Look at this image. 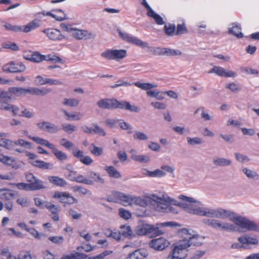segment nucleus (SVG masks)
Masks as SVG:
<instances>
[{
	"label": "nucleus",
	"mask_w": 259,
	"mask_h": 259,
	"mask_svg": "<svg viewBox=\"0 0 259 259\" xmlns=\"http://www.w3.org/2000/svg\"><path fill=\"white\" fill-rule=\"evenodd\" d=\"M179 198L188 203L186 204L187 209L191 213L221 219L229 218L230 220L242 229H245L249 231H259V227L254 222L246 218L237 215L230 211L222 208L212 209L206 207H196L193 204V203L196 202L193 198L183 195H180Z\"/></svg>",
	"instance_id": "obj_1"
},
{
	"label": "nucleus",
	"mask_w": 259,
	"mask_h": 259,
	"mask_svg": "<svg viewBox=\"0 0 259 259\" xmlns=\"http://www.w3.org/2000/svg\"><path fill=\"white\" fill-rule=\"evenodd\" d=\"M0 146L20 153L25 152L26 156L30 160V163L34 166L42 169H48L52 166V164L50 163L36 160L35 158L37 157V155L35 154L25 151V149H30L32 148V144L23 139H19L17 141H13L7 139L2 138L0 139Z\"/></svg>",
	"instance_id": "obj_2"
},
{
	"label": "nucleus",
	"mask_w": 259,
	"mask_h": 259,
	"mask_svg": "<svg viewBox=\"0 0 259 259\" xmlns=\"http://www.w3.org/2000/svg\"><path fill=\"white\" fill-rule=\"evenodd\" d=\"M97 105L100 108L103 109H113L118 108L135 112L138 110V107L132 106L128 102H119L115 99H101L97 102Z\"/></svg>",
	"instance_id": "obj_3"
},
{
	"label": "nucleus",
	"mask_w": 259,
	"mask_h": 259,
	"mask_svg": "<svg viewBox=\"0 0 259 259\" xmlns=\"http://www.w3.org/2000/svg\"><path fill=\"white\" fill-rule=\"evenodd\" d=\"M189 245L185 242L183 239L174 244L171 251L166 259H185L188 255V248Z\"/></svg>",
	"instance_id": "obj_4"
},
{
	"label": "nucleus",
	"mask_w": 259,
	"mask_h": 259,
	"mask_svg": "<svg viewBox=\"0 0 259 259\" xmlns=\"http://www.w3.org/2000/svg\"><path fill=\"white\" fill-rule=\"evenodd\" d=\"M9 92L11 94L18 97L24 96L26 94L44 96L49 93V91L47 90H39L35 88L25 89L20 87L9 88Z\"/></svg>",
	"instance_id": "obj_5"
},
{
	"label": "nucleus",
	"mask_w": 259,
	"mask_h": 259,
	"mask_svg": "<svg viewBox=\"0 0 259 259\" xmlns=\"http://www.w3.org/2000/svg\"><path fill=\"white\" fill-rule=\"evenodd\" d=\"M29 138L36 143L45 146L52 150V152L59 160L63 161L67 159V156L65 153L56 149L55 146L53 144L50 143L48 140L37 137L29 136Z\"/></svg>",
	"instance_id": "obj_6"
},
{
	"label": "nucleus",
	"mask_w": 259,
	"mask_h": 259,
	"mask_svg": "<svg viewBox=\"0 0 259 259\" xmlns=\"http://www.w3.org/2000/svg\"><path fill=\"white\" fill-rule=\"evenodd\" d=\"M136 233L139 235L157 236L163 233L157 227L153 225L144 224L137 227Z\"/></svg>",
	"instance_id": "obj_7"
},
{
	"label": "nucleus",
	"mask_w": 259,
	"mask_h": 259,
	"mask_svg": "<svg viewBox=\"0 0 259 259\" xmlns=\"http://www.w3.org/2000/svg\"><path fill=\"white\" fill-rule=\"evenodd\" d=\"M179 234L185 242L188 243L189 247L192 245L198 246L202 244L198 235L191 234L188 229H182L179 231Z\"/></svg>",
	"instance_id": "obj_8"
},
{
	"label": "nucleus",
	"mask_w": 259,
	"mask_h": 259,
	"mask_svg": "<svg viewBox=\"0 0 259 259\" xmlns=\"http://www.w3.org/2000/svg\"><path fill=\"white\" fill-rule=\"evenodd\" d=\"M203 223L215 229H220L223 230H236V227L234 225L228 223H221L218 220L204 219L203 220Z\"/></svg>",
	"instance_id": "obj_9"
},
{
	"label": "nucleus",
	"mask_w": 259,
	"mask_h": 259,
	"mask_svg": "<svg viewBox=\"0 0 259 259\" xmlns=\"http://www.w3.org/2000/svg\"><path fill=\"white\" fill-rule=\"evenodd\" d=\"M53 197L59 199L60 202L64 204H72L77 202V200L66 192L56 191Z\"/></svg>",
	"instance_id": "obj_10"
},
{
	"label": "nucleus",
	"mask_w": 259,
	"mask_h": 259,
	"mask_svg": "<svg viewBox=\"0 0 259 259\" xmlns=\"http://www.w3.org/2000/svg\"><path fill=\"white\" fill-rule=\"evenodd\" d=\"M128 195L123 193L114 191L112 192L107 198V201L115 203H119L123 205H128Z\"/></svg>",
	"instance_id": "obj_11"
},
{
	"label": "nucleus",
	"mask_w": 259,
	"mask_h": 259,
	"mask_svg": "<svg viewBox=\"0 0 259 259\" xmlns=\"http://www.w3.org/2000/svg\"><path fill=\"white\" fill-rule=\"evenodd\" d=\"M118 32L120 37L124 41L135 45L142 48H146L148 47V44L143 41L141 39L129 35L127 33L122 32L120 30H118Z\"/></svg>",
	"instance_id": "obj_12"
},
{
	"label": "nucleus",
	"mask_w": 259,
	"mask_h": 259,
	"mask_svg": "<svg viewBox=\"0 0 259 259\" xmlns=\"http://www.w3.org/2000/svg\"><path fill=\"white\" fill-rule=\"evenodd\" d=\"M66 30L72 32V35L76 39H92L95 37V34L87 31L69 28L66 26Z\"/></svg>",
	"instance_id": "obj_13"
},
{
	"label": "nucleus",
	"mask_w": 259,
	"mask_h": 259,
	"mask_svg": "<svg viewBox=\"0 0 259 259\" xmlns=\"http://www.w3.org/2000/svg\"><path fill=\"white\" fill-rule=\"evenodd\" d=\"M30 60L33 62L39 63L44 60L52 61L54 62H60L61 59L56 55H42L38 52H34L31 55Z\"/></svg>",
	"instance_id": "obj_14"
},
{
	"label": "nucleus",
	"mask_w": 259,
	"mask_h": 259,
	"mask_svg": "<svg viewBox=\"0 0 259 259\" xmlns=\"http://www.w3.org/2000/svg\"><path fill=\"white\" fill-rule=\"evenodd\" d=\"M48 38L53 41H60L65 38L61 30L54 28H48L42 30Z\"/></svg>",
	"instance_id": "obj_15"
},
{
	"label": "nucleus",
	"mask_w": 259,
	"mask_h": 259,
	"mask_svg": "<svg viewBox=\"0 0 259 259\" xmlns=\"http://www.w3.org/2000/svg\"><path fill=\"white\" fill-rule=\"evenodd\" d=\"M0 161L4 164L11 166L15 169L21 168L24 164L21 161H17L14 157L3 154L0 155Z\"/></svg>",
	"instance_id": "obj_16"
},
{
	"label": "nucleus",
	"mask_w": 259,
	"mask_h": 259,
	"mask_svg": "<svg viewBox=\"0 0 259 259\" xmlns=\"http://www.w3.org/2000/svg\"><path fill=\"white\" fill-rule=\"evenodd\" d=\"M3 70L6 72H20L25 70V66L21 62L16 63L14 62H11L4 65Z\"/></svg>",
	"instance_id": "obj_17"
},
{
	"label": "nucleus",
	"mask_w": 259,
	"mask_h": 259,
	"mask_svg": "<svg viewBox=\"0 0 259 259\" xmlns=\"http://www.w3.org/2000/svg\"><path fill=\"white\" fill-rule=\"evenodd\" d=\"M169 244L168 241L163 237L153 239L149 243L150 247L157 250H162Z\"/></svg>",
	"instance_id": "obj_18"
},
{
	"label": "nucleus",
	"mask_w": 259,
	"mask_h": 259,
	"mask_svg": "<svg viewBox=\"0 0 259 259\" xmlns=\"http://www.w3.org/2000/svg\"><path fill=\"white\" fill-rule=\"evenodd\" d=\"M208 73H214L219 76L225 77H234L236 75V73L234 71L231 70L227 71L224 68L217 66H214Z\"/></svg>",
	"instance_id": "obj_19"
},
{
	"label": "nucleus",
	"mask_w": 259,
	"mask_h": 259,
	"mask_svg": "<svg viewBox=\"0 0 259 259\" xmlns=\"http://www.w3.org/2000/svg\"><path fill=\"white\" fill-rule=\"evenodd\" d=\"M238 240L242 244V248L248 249L251 245H257L258 240L255 237H252L248 235H244L238 238Z\"/></svg>",
	"instance_id": "obj_20"
},
{
	"label": "nucleus",
	"mask_w": 259,
	"mask_h": 259,
	"mask_svg": "<svg viewBox=\"0 0 259 259\" xmlns=\"http://www.w3.org/2000/svg\"><path fill=\"white\" fill-rule=\"evenodd\" d=\"M37 127L41 130L50 133H56L60 130V127L55 124L47 121H42L37 123Z\"/></svg>",
	"instance_id": "obj_21"
},
{
	"label": "nucleus",
	"mask_w": 259,
	"mask_h": 259,
	"mask_svg": "<svg viewBox=\"0 0 259 259\" xmlns=\"http://www.w3.org/2000/svg\"><path fill=\"white\" fill-rule=\"evenodd\" d=\"M73 155L75 157L78 158L80 162L84 165H89L93 162V160L90 156H84L83 152L77 149L73 151Z\"/></svg>",
	"instance_id": "obj_22"
},
{
	"label": "nucleus",
	"mask_w": 259,
	"mask_h": 259,
	"mask_svg": "<svg viewBox=\"0 0 259 259\" xmlns=\"http://www.w3.org/2000/svg\"><path fill=\"white\" fill-rule=\"evenodd\" d=\"M154 208L156 210L162 212H172L177 213L178 211H175V208L166 202L161 201L157 202L154 205Z\"/></svg>",
	"instance_id": "obj_23"
},
{
	"label": "nucleus",
	"mask_w": 259,
	"mask_h": 259,
	"mask_svg": "<svg viewBox=\"0 0 259 259\" xmlns=\"http://www.w3.org/2000/svg\"><path fill=\"white\" fill-rule=\"evenodd\" d=\"M46 207L51 212V218L55 221L59 220V213L60 211V207L50 202H47L45 204Z\"/></svg>",
	"instance_id": "obj_24"
},
{
	"label": "nucleus",
	"mask_w": 259,
	"mask_h": 259,
	"mask_svg": "<svg viewBox=\"0 0 259 259\" xmlns=\"http://www.w3.org/2000/svg\"><path fill=\"white\" fill-rule=\"evenodd\" d=\"M41 24V20L38 19H35L28 23L27 25L22 26L21 31L24 32H29L39 27Z\"/></svg>",
	"instance_id": "obj_25"
},
{
	"label": "nucleus",
	"mask_w": 259,
	"mask_h": 259,
	"mask_svg": "<svg viewBox=\"0 0 259 259\" xmlns=\"http://www.w3.org/2000/svg\"><path fill=\"white\" fill-rule=\"evenodd\" d=\"M7 100H0V109L9 111L11 110L14 115H16L19 111V108L17 106L8 104L6 101Z\"/></svg>",
	"instance_id": "obj_26"
},
{
	"label": "nucleus",
	"mask_w": 259,
	"mask_h": 259,
	"mask_svg": "<svg viewBox=\"0 0 259 259\" xmlns=\"http://www.w3.org/2000/svg\"><path fill=\"white\" fill-rule=\"evenodd\" d=\"M48 179L50 183L56 186L64 187L67 185L64 179L58 176H49Z\"/></svg>",
	"instance_id": "obj_27"
},
{
	"label": "nucleus",
	"mask_w": 259,
	"mask_h": 259,
	"mask_svg": "<svg viewBox=\"0 0 259 259\" xmlns=\"http://www.w3.org/2000/svg\"><path fill=\"white\" fill-rule=\"evenodd\" d=\"M48 16H51L56 20L61 21L66 19V15L64 12L60 9L52 10L47 13Z\"/></svg>",
	"instance_id": "obj_28"
},
{
	"label": "nucleus",
	"mask_w": 259,
	"mask_h": 259,
	"mask_svg": "<svg viewBox=\"0 0 259 259\" xmlns=\"http://www.w3.org/2000/svg\"><path fill=\"white\" fill-rule=\"evenodd\" d=\"M127 200L128 205L136 204L140 206H145L147 204L146 200L140 197H135L128 195Z\"/></svg>",
	"instance_id": "obj_29"
},
{
	"label": "nucleus",
	"mask_w": 259,
	"mask_h": 259,
	"mask_svg": "<svg viewBox=\"0 0 259 259\" xmlns=\"http://www.w3.org/2000/svg\"><path fill=\"white\" fill-rule=\"evenodd\" d=\"M15 196L12 191L9 189H0V199L5 201L11 200Z\"/></svg>",
	"instance_id": "obj_30"
},
{
	"label": "nucleus",
	"mask_w": 259,
	"mask_h": 259,
	"mask_svg": "<svg viewBox=\"0 0 259 259\" xmlns=\"http://www.w3.org/2000/svg\"><path fill=\"white\" fill-rule=\"evenodd\" d=\"M241 26L239 24L233 23L232 27L229 29V33L237 38H242L243 36V33L241 32Z\"/></svg>",
	"instance_id": "obj_31"
},
{
	"label": "nucleus",
	"mask_w": 259,
	"mask_h": 259,
	"mask_svg": "<svg viewBox=\"0 0 259 259\" xmlns=\"http://www.w3.org/2000/svg\"><path fill=\"white\" fill-rule=\"evenodd\" d=\"M147 15L149 17L152 18L155 23L158 25H162L165 23V21L163 20L162 17L156 13L153 9L149 12H147Z\"/></svg>",
	"instance_id": "obj_32"
},
{
	"label": "nucleus",
	"mask_w": 259,
	"mask_h": 259,
	"mask_svg": "<svg viewBox=\"0 0 259 259\" xmlns=\"http://www.w3.org/2000/svg\"><path fill=\"white\" fill-rule=\"evenodd\" d=\"M104 169L111 178L119 179L121 177L120 173L113 166H106Z\"/></svg>",
	"instance_id": "obj_33"
},
{
	"label": "nucleus",
	"mask_w": 259,
	"mask_h": 259,
	"mask_svg": "<svg viewBox=\"0 0 259 259\" xmlns=\"http://www.w3.org/2000/svg\"><path fill=\"white\" fill-rule=\"evenodd\" d=\"M147 256L146 252L142 249L137 250L129 254L128 259H144Z\"/></svg>",
	"instance_id": "obj_34"
},
{
	"label": "nucleus",
	"mask_w": 259,
	"mask_h": 259,
	"mask_svg": "<svg viewBox=\"0 0 259 259\" xmlns=\"http://www.w3.org/2000/svg\"><path fill=\"white\" fill-rule=\"evenodd\" d=\"M165 34L167 36L176 35V27L174 24H165L163 28Z\"/></svg>",
	"instance_id": "obj_35"
},
{
	"label": "nucleus",
	"mask_w": 259,
	"mask_h": 259,
	"mask_svg": "<svg viewBox=\"0 0 259 259\" xmlns=\"http://www.w3.org/2000/svg\"><path fill=\"white\" fill-rule=\"evenodd\" d=\"M44 188H45V186L44 185V182L36 178L31 184H29V189L30 190H38Z\"/></svg>",
	"instance_id": "obj_36"
},
{
	"label": "nucleus",
	"mask_w": 259,
	"mask_h": 259,
	"mask_svg": "<svg viewBox=\"0 0 259 259\" xmlns=\"http://www.w3.org/2000/svg\"><path fill=\"white\" fill-rule=\"evenodd\" d=\"M88 255L84 253L75 252L69 255H63L61 259H87Z\"/></svg>",
	"instance_id": "obj_37"
},
{
	"label": "nucleus",
	"mask_w": 259,
	"mask_h": 259,
	"mask_svg": "<svg viewBox=\"0 0 259 259\" xmlns=\"http://www.w3.org/2000/svg\"><path fill=\"white\" fill-rule=\"evenodd\" d=\"M188 33V30L184 22L178 24L176 27V35H179Z\"/></svg>",
	"instance_id": "obj_38"
},
{
	"label": "nucleus",
	"mask_w": 259,
	"mask_h": 259,
	"mask_svg": "<svg viewBox=\"0 0 259 259\" xmlns=\"http://www.w3.org/2000/svg\"><path fill=\"white\" fill-rule=\"evenodd\" d=\"M133 84L135 86H136L143 90H149L152 88H155L157 87V85H155V84H154L152 83H141L139 81L134 82V83H133Z\"/></svg>",
	"instance_id": "obj_39"
},
{
	"label": "nucleus",
	"mask_w": 259,
	"mask_h": 259,
	"mask_svg": "<svg viewBox=\"0 0 259 259\" xmlns=\"http://www.w3.org/2000/svg\"><path fill=\"white\" fill-rule=\"evenodd\" d=\"M120 233L125 237H131L133 235V231L129 226L122 225L120 227Z\"/></svg>",
	"instance_id": "obj_40"
},
{
	"label": "nucleus",
	"mask_w": 259,
	"mask_h": 259,
	"mask_svg": "<svg viewBox=\"0 0 259 259\" xmlns=\"http://www.w3.org/2000/svg\"><path fill=\"white\" fill-rule=\"evenodd\" d=\"M74 181L77 183H83L87 185H93V182L90 179L85 178L83 176L78 174L76 178H74Z\"/></svg>",
	"instance_id": "obj_41"
},
{
	"label": "nucleus",
	"mask_w": 259,
	"mask_h": 259,
	"mask_svg": "<svg viewBox=\"0 0 259 259\" xmlns=\"http://www.w3.org/2000/svg\"><path fill=\"white\" fill-rule=\"evenodd\" d=\"M90 150L91 153L95 156H99L103 154L102 148L96 146L94 144H91Z\"/></svg>",
	"instance_id": "obj_42"
},
{
	"label": "nucleus",
	"mask_w": 259,
	"mask_h": 259,
	"mask_svg": "<svg viewBox=\"0 0 259 259\" xmlns=\"http://www.w3.org/2000/svg\"><path fill=\"white\" fill-rule=\"evenodd\" d=\"M63 111L64 113V114L67 116L66 119L67 120H78L80 119L81 117L82 116V115L79 112H78L76 114H70L65 110H63Z\"/></svg>",
	"instance_id": "obj_43"
},
{
	"label": "nucleus",
	"mask_w": 259,
	"mask_h": 259,
	"mask_svg": "<svg viewBox=\"0 0 259 259\" xmlns=\"http://www.w3.org/2000/svg\"><path fill=\"white\" fill-rule=\"evenodd\" d=\"M126 56L125 50H114V60L122 59Z\"/></svg>",
	"instance_id": "obj_44"
},
{
	"label": "nucleus",
	"mask_w": 259,
	"mask_h": 259,
	"mask_svg": "<svg viewBox=\"0 0 259 259\" xmlns=\"http://www.w3.org/2000/svg\"><path fill=\"white\" fill-rule=\"evenodd\" d=\"M181 54L182 52L179 50L164 48V55L173 56L181 55Z\"/></svg>",
	"instance_id": "obj_45"
},
{
	"label": "nucleus",
	"mask_w": 259,
	"mask_h": 259,
	"mask_svg": "<svg viewBox=\"0 0 259 259\" xmlns=\"http://www.w3.org/2000/svg\"><path fill=\"white\" fill-rule=\"evenodd\" d=\"M101 56L107 60H114V50L107 49L101 53Z\"/></svg>",
	"instance_id": "obj_46"
},
{
	"label": "nucleus",
	"mask_w": 259,
	"mask_h": 259,
	"mask_svg": "<svg viewBox=\"0 0 259 259\" xmlns=\"http://www.w3.org/2000/svg\"><path fill=\"white\" fill-rule=\"evenodd\" d=\"M131 158L135 161L139 162H147L149 161V157L146 155H137L136 154H132Z\"/></svg>",
	"instance_id": "obj_47"
},
{
	"label": "nucleus",
	"mask_w": 259,
	"mask_h": 259,
	"mask_svg": "<svg viewBox=\"0 0 259 259\" xmlns=\"http://www.w3.org/2000/svg\"><path fill=\"white\" fill-rule=\"evenodd\" d=\"M89 177L93 182H97L101 183H104V179L101 177L100 175L94 171L90 172Z\"/></svg>",
	"instance_id": "obj_48"
},
{
	"label": "nucleus",
	"mask_w": 259,
	"mask_h": 259,
	"mask_svg": "<svg viewBox=\"0 0 259 259\" xmlns=\"http://www.w3.org/2000/svg\"><path fill=\"white\" fill-rule=\"evenodd\" d=\"M6 30L14 32H20L22 30V27L20 26L13 25L10 23H6L4 25Z\"/></svg>",
	"instance_id": "obj_49"
},
{
	"label": "nucleus",
	"mask_w": 259,
	"mask_h": 259,
	"mask_svg": "<svg viewBox=\"0 0 259 259\" xmlns=\"http://www.w3.org/2000/svg\"><path fill=\"white\" fill-rule=\"evenodd\" d=\"M231 161L225 158H217L214 159L213 163L216 165L219 166H226L231 164Z\"/></svg>",
	"instance_id": "obj_50"
},
{
	"label": "nucleus",
	"mask_w": 259,
	"mask_h": 259,
	"mask_svg": "<svg viewBox=\"0 0 259 259\" xmlns=\"http://www.w3.org/2000/svg\"><path fill=\"white\" fill-rule=\"evenodd\" d=\"M2 47L5 49H9L13 51H18L19 50V47L16 43L10 41L3 43Z\"/></svg>",
	"instance_id": "obj_51"
},
{
	"label": "nucleus",
	"mask_w": 259,
	"mask_h": 259,
	"mask_svg": "<svg viewBox=\"0 0 259 259\" xmlns=\"http://www.w3.org/2000/svg\"><path fill=\"white\" fill-rule=\"evenodd\" d=\"M149 51L153 55L162 56L164 55V48L149 47Z\"/></svg>",
	"instance_id": "obj_52"
},
{
	"label": "nucleus",
	"mask_w": 259,
	"mask_h": 259,
	"mask_svg": "<svg viewBox=\"0 0 259 259\" xmlns=\"http://www.w3.org/2000/svg\"><path fill=\"white\" fill-rule=\"evenodd\" d=\"M62 130L68 134H71L76 130V127L69 123L62 125Z\"/></svg>",
	"instance_id": "obj_53"
},
{
	"label": "nucleus",
	"mask_w": 259,
	"mask_h": 259,
	"mask_svg": "<svg viewBox=\"0 0 259 259\" xmlns=\"http://www.w3.org/2000/svg\"><path fill=\"white\" fill-rule=\"evenodd\" d=\"M119 215L121 218L125 220H128L132 217L131 213L123 208H119Z\"/></svg>",
	"instance_id": "obj_54"
},
{
	"label": "nucleus",
	"mask_w": 259,
	"mask_h": 259,
	"mask_svg": "<svg viewBox=\"0 0 259 259\" xmlns=\"http://www.w3.org/2000/svg\"><path fill=\"white\" fill-rule=\"evenodd\" d=\"M64 105L71 107H76L79 104V101L75 99H65Z\"/></svg>",
	"instance_id": "obj_55"
},
{
	"label": "nucleus",
	"mask_w": 259,
	"mask_h": 259,
	"mask_svg": "<svg viewBox=\"0 0 259 259\" xmlns=\"http://www.w3.org/2000/svg\"><path fill=\"white\" fill-rule=\"evenodd\" d=\"M147 176L150 177H160L165 174L164 172L160 169H156L153 171H147Z\"/></svg>",
	"instance_id": "obj_56"
},
{
	"label": "nucleus",
	"mask_w": 259,
	"mask_h": 259,
	"mask_svg": "<svg viewBox=\"0 0 259 259\" xmlns=\"http://www.w3.org/2000/svg\"><path fill=\"white\" fill-rule=\"evenodd\" d=\"M112 253V251L110 250H105L102 252L101 253L94 256L89 257L87 259H103L108 255H109Z\"/></svg>",
	"instance_id": "obj_57"
},
{
	"label": "nucleus",
	"mask_w": 259,
	"mask_h": 259,
	"mask_svg": "<svg viewBox=\"0 0 259 259\" xmlns=\"http://www.w3.org/2000/svg\"><path fill=\"white\" fill-rule=\"evenodd\" d=\"M72 190L73 192H78L82 195H85L88 192V190L82 186H75L72 187Z\"/></svg>",
	"instance_id": "obj_58"
},
{
	"label": "nucleus",
	"mask_w": 259,
	"mask_h": 259,
	"mask_svg": "<svg viewBox=\"0 0 259 259\" xmlns=\"http://www.w3.org/2000/svg\"><path fill=\"white\" fill-rule=\"evenodd\" d=\"M27 232L29 233L34 238L36 239H40L41 235H42V234L39 233L34 228H28Z\"/></svg>",
	"instance_id": "obj_59"
},
{
	"label": "nucleus",
	"mask_w": 259,
	"mask_h": 259,
	"mask_svg": "<svg viewBox=\"0 0 259 259\" xmlns=\"http://www.w3.org/2000/svg\"><path fill=\"white\" fill-rule=\"evenodd\" d=\"M48 239L53 243L57 244H61L64 241V238L62 236H50Z\"/></svg>",
	"instance_id": "obj_60"
},
{
	"label": "nucleus",
	"mask_w": 259,
	"mask_h": 259,
	"mask_svg": "<svg viewBox=\"0 0 259 259\" xmlns=\"http://www.w3.org/2000/svg\"><path fill=\"white\" fill-rule=\"evenodd\" d=\"M243 171L245 174L246 176L250 178H254L257 179L258 176L256 172L253 171L250 169L245 168L243 169Z\"/></svg>",
	"instance_id": "obj_61"
},
{
	"label": "nucleus",
	"mask_w": 259,
	"mask_h": 259,
	"mask_svg": "<svg viewBox=\"0 0 259 259\" xmlns=\"http://www.w3.org/2000/svg\"><path fill=\"white\" fill-rule=\"evenodd\" d=\"M93 125L94 126V128H93V133L103 136L106 135L105 131L99 125L96 124H93Z\"/></svg>",
	"instance_id": "obj_62"
},
{
	"label": "nucleus",
	"mask_w": 259,
	"mask_h": 259,
	"mask_svg": "<svg viewBox=\"0 0 259 259\" xmlns=\"http://www.w3.org/2000/svg\"><path fill=\"white\" fill-rule=\"evenodd\" d=\"M134 138L136 140H146L148 139L147 136L144 133L137 132L134 135Z\"/></svg>",
	"instance_id": "obj_63"
},
{
	"label": "nucleus",
	"mask_w": 259,
	"mask_h": 259,
	"mask_svg": "<svg viewBox=\"0 0 259 259\" xmlns=\"http://www.w3.org/2000/svg\"><path fill=\"white\" fill-rule=\"evenodd\" d=\"M226 88L229 89L233 92H236L241 90L237 84L233 82L228 84Z\"/></svg>",
	"instance_id": "obj_64"
}]
</instances>
